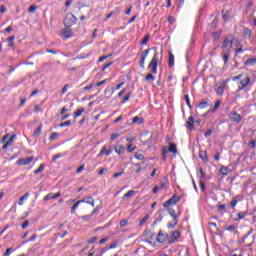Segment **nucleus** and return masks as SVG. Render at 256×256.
Returning <instances> with one entry per match:
<instances>
[{
	"label": "nucleus",
	"mask_w": 256,
	"mask_h": 256,
	"mask_svg": "<svg viewBox=\"0 0 256 256\" xmlns=\"http://www.w3.org/2000/svg\"><path fill=\"white\" fill-rule=\"evenodd\" d=\"M161 57V54L158 51H155L152 60L148 65L149 71H151V73L154 75H157V67H159V63H161Z\"/></svg>",
	"instance_id": "f257e3e1"
},
{
	"label": "nucleus",
	"mask_w": 256,
	"mask_h": 256,
	"mask_svg": "<svg viewBox=\"0 0 256 256\" xmlns=\"http://www.w3.org/2000/svg\"><path fill=\"white\" fill-rule=\"evenodd\" d=\"M75 23H77V17H75V15H73L71 13L67 14L64 19L65 27H73V25H75Z\"/></svg>",
	"instance_id": "f03ea898"
},
{
	"label": "nucleus",
	"mask_w": 256,
	"mask_h": 256,
	"mask_svg": "<svg viewBox=\"0 0 256 256\" xmlns=\"http://www.w3.org/2000/svg\"><path fill=\"white\" fill-rule=\"evenodd\" d=\"M60 37L64 40L71 39V37H73V30L71 27L65 26V28L60 31Z\"/></svg>",
	"instance_id": "7ed1b4c3"
},
{
	"label": "nucleus",
	"mask_w": 256,
	"mask_h": 256,
	"mask_svg": "<svg viewBox=\"0 0 256 256\" xmlns=\"http://www.w3.org/2000/svg\"><path fill=\"white\" fill-rule=\"evenodd\" d=\"M157 243H165L167 241L169 243V234L164 230H160L156 237Z\"/></svg>",
	"instance_id": "20e7f679"
},
{
	"label": "nucleus",
	"mask_w": 256,
	"mask_h": 256,
	"mask_svg": "<svg viewBox=\"0 0 256 256\" xmlns=\"http://www.w3.org/2000/svg\"><path fill=\"white\" fill-rule=\"evenodd\" d=\"M228 117L230 121H232L233 123H241V121H243V116L237 113V111H231L228 114Z\"/></svg>",
	"instance_id": "39448f33"
},
{
	"label": "nucleus",
	"mask_w": 256,
	"mask_h": 256,
	"mask_svg": "<svg viewBox=\"0 0 256 256\" xmlns=\"http://www.w3.org/2000/svg\"><path fill=\"white\" fill-rule=\"evenodd\" d=\"M181 237V232L175 230L172 232V234L169 236L168 234V243L169 245H173V243H177Z\"/></svg>",
	"instance_id": "423d86ee"
},
{
	"label": "nucleus",
	"mask_w": 256,
	"mask_h": 256,
	"mask_svg": "<svg viewBox=\"0 0 256 256\" xmlns=\"http://www.w3.org/2000/svg\"><path fill=\"white\" fill-rule=\"evenodd\" d=\"M150 51H151V48H148L144 52L141 53V57H140V67H141V69H145V60L149 56Z\"/></svg>",
	"instance_id": "0eeeda50"
},
{
	"label": "nucleus",
	"mask_w": 256,
	"mask_h": 256,
	"mask_svg": "<svg viewBox=\"0 0 256 256\" xmlns=\"http://www.w3.org/2000/svg\"><path fill=\"white\" fill-rule=\"evenodd\" d=\"M232 47H233V39L225 38V40L222 43L223 51H231Z\"/></svg>",
	"instance_id": "6e6552de"
},
{
	"label": "nucleus",
	"mask_w": 256,
	"mask_h": 256,
	"mask_svg": "<svg viewBox=\"0 0 256 256\" xmlns=\"http://www.w3.org/2000/svg\"><path fill=\"white\" fill-rule=\"evenodd\" d=\"M112 153L113 149H111V146L104 145L99 152V156L101 157L103 155H106V157H109V155Z\"/></svg>",
	"instance_id": "1a4fd4ad"
},
{
	"label": "nucleus",
	"mask_w": 256,
	"mask_h": 256,
	"mask_svg": "<svg viewBox=\"0 0 256 256\" xmlns=\"http://www.w3.org/2000/svg\"><path fill=\"white\" fill-rule=\"evenodd\" d=\"M250 84H251V78L249 77H246L245 80H240L238 91H243V89H245V87H247Z\"/></svg>",
	"instance_id": "9d476101"
},
{
	"label": "nucleus",
	"mask_w": 256,
	"mask_h": 256,
	"mask_svg": "<svg viewBox=\"0 0 256 256\" xmlns=\"http://www.w3.org/2000/svg\"><path fill=\"white\" fill-rule=\"evenodd\" d=\"M33 161V157H28V158H20L19 160L16 161L17 165H29Z\"/></svg>",
	"instance_id": "9b49d317"
},
{
	"label": "nucleus",
	"mask_w": 256,
	"mask_h": 256,
	"mask_svg": "<svg viewBox=\"0 0 256 256\" xmlns=\"http://www.w3.org/2000/svg\"><path fill=\"white\" fill-rule=\"evenodd\" d=\"M114 151L115 153H117V155H123V153H125V146L121 144H116L114 147Z\"/></svg>",
	"instance_id": "f8f14e48"
},
{
	"label": "nucleus",
	"mask_w": 256,
	"mask_h": 256,
	"mask_svg": "<svg viewBox=\"0 0 256 256\" xmlns=\"http://www.w3.org/2000/svg\"><path fill=\"white\" fill-rule=\"evenodd\" d=\"M186 127L187 129H190V131H193L195 129V120L193 117H189L188 121H186Z\"/></svg>",
	"instance_id": "ddd939ff"
},
{
	"label": "nucleus",
	"mask_w": 256,
	"mask_h": 256,
	"mask_svg": "<svg viewBox=\"0 0 256 256\" xmlns=\"http://www.w3.org/2000/svg\"><path fill=\"white\" fill-rule=\"evenodd\" d=\"M80 201H82V203H87V205H91L92 207H95V200L91 196L81 199Z\"/></svg>",
	"instance_id": "4468645a"
},
{
	"label": "nucleus",
	"mask_w": 256,
	"mask_h": 256,
	"mask_svg": "<svg viewBox=\"0 0 256 256\" xmlns=\"http://www.w3.org/2000/svg\"><path fill=\"white\" fill-rule=\"evenodd\" d=\"M168 67H175V55L168 53Z\"/></svg>",
	"instance_id": "2eb2a0df"
},
{
	"label": "nucleus",
	"mask_w": 256,
	"mask_h": 256,
	"mask_svg": "<svg viewBox=\"0 0 256 256\" xmlns=\"http://www.w3.org/2000/svg\"><path fill=\"white\" fill-rule=\"evenodd\" d=\"M199 158L204 162L207 163L209 161V157L207 156V151H200Z\"/></svg>",
	"instance_id": "dca6fc26"
},
{
	"label": "nucleus",
	"mask_w": 256,
	"mask_h": 256,
	"mask_svg": "<svg viewBox=\"0 0 256 256\" xmlns=\"http://www.w3.org/2000/svg\"><path fill=\"white\" fill-rule=\"evenodd\" d=\"M231 169L227 166H221L220 167V173L221 175L227 176L229 173H231Z\"/></svg>",
	"instance_id": "f3484780"
},
{
	"label": "nucleus",
	"mask_w": 256,
	"mask_h": 256,
	"mask_svg": "<svg viewBox=\"0 0 256 256\" xmlns=\"http://www.w3.org/2000/svg\"><path fill=\"white\" fill-rule=\"evenodd\" d=\"M169 153H173L174 155H177V144L171 143L169 148H168Z\"/></svg>",
	"instance_id": "a211bd4d"
},
{
	"label": "nucleus",
	"mask_w": 256,
	"mask_h": 256,
	"mask_svg": "<svg viewBox=\"0 0 256 256\" xmlns=\"http://www.w3.org/2000/svg\"><path fill=\"white\" fill-rule=\"evenodd\" d=\"M230 55H231V50L224 51V55H223L222 59H223L225 65H227Z\"/></svg>",
	"instance_id": "6ab92c4d"
},
{
	"label": "nucleus",
	"mask_w": 256,
	"mask_h": 256,
	"mask_svg": "<svg viewBox=\"0 0 256 256\" xmlns=\"http://www.w3.org/2000/svg\"><path fill=\"white\" fill-rule=\"evenodd\" d=\"M29 195V192H27L23 196H21L18 200V205H23V202L29 199Z\"/></svg>",
	"instance_id": "aec40b11"
},
{
	"label": "nucleus",
	"mask_w": 256,
	"mask_h": 256,
	"mask_svg": "<svg viewBox=\"0 0 256 256\" xmlns=\"http://www.w3.org/2000/svg\"><path fill=\"white\" fill-rule=\"evenodd\" d=\"M169 153V148L167 146L162 147V159L167 161V154Z\"/></svg>",
	"instance_id": "412c9836"
},
{
	"label": "nucleus",
	"mask_w": 256,
	"mask_h": 256,
	"mask_svg": "<svg viewBox=\"0 0 256 256\" xmlns=\"http://www.w3.org/2000/svg\"><path fill=\"white\" fill-rule=\"evenodd\" d=\"M225 88H226L225 84L218 86L216 88L217 95H223V93H225Z\"/></svg>",
	"instance_id": "4be33fe9"
},
{
	"label": "nucleus",
	"mask_w": 256,
	"mask_h": 256,
	"mask_svg": "<svg viewBox=\"0 0 256 256\" xmlns=\"http://www.w3.org/2000/svg\"><path fill=\"white\" fill-rule=\"evenodd\" d=\"M43 130V124H40L34 131L33 136L34 137H39L41 135V132Z\"/></svg>",
	"instance_id": "5701e85b"
},
{
	"label": "nucleus",
	"mask_w": 256,
	"mask_h": 256,
	"mask_svg": "<svg viewBox=\"0 0 256 256\" xmlns=\"http://www.w3.org/2000/svg\"><path fill=\"white\" fill-rule=\"evenodd\" d=\"M239 201H241L240 196L234 197L230 202L231 207H236Z\"/></svg>",
	"instance_id": "b1692460"
},
{
	"label": "nucleus",
	"mask_w": 256,
	"mask_h": 256,
	"mask_svg": "<svg viewBox=\"0 0 256 256\" xmlns=\"http://www.w3.org/2000/svg\"><path fill=\"white\" fill-rule=\"evenodd\" d=\"M85 113V108H79L75 113H74V119H77V117H81Z\"/></svg>",
	"instance_id": "393cba45"
},
{
	"label": "nucleus",
	"mask_w": 256,
	"mask_h": 256,
	"mask_svg": "<svg viewBox=\"0 0 256 256\" xmlns=\"http://www.w3.org/2000/svg\"><path fill=\"white\" fill-rule=\"evenodd\" d=\"M168 201H170L171 205H177V203H179V197H177V195H173Z\"/></svg>",
	"instance_id": "a878e982"
},
{
	"label": "nucleus",
	"mask_w": 256,
	"mask_h": 256,
	"mask_svg": "<svg viewBox=\"0 0 256 256\" xmlns=\"http://www.w3.org/2000/svg\"><path fill=\"white\" fill-rule=\"evenodd\" d=\"M82 201L78 200L71 208V214H75V211H77V208L79 207V205H81Z\"/></svg>",
	"instance_id": "bb28decb"
},
{
	"label": "nucleus",
	"mask_w": 256,
	"mask_h": 256,
	"mask_svg": "<svg viewBox=\"0 0 256 256\" xmlns=\"http://www.w3.org/2000/svg\"><path fill=\"white\" fill-rule=\"evenodd\" d=\"M132 122L133 123H137L138 125H143L144 123V120L143 118H140L139 116H136L132 119Z\"/></svg>",
	"instance_id": "cd10ccee"
},
{
	"label": "nucleus",
	"mask_w": 256,
	"mask_h": 256,
	"mask_svg": "<svg viewBox=\"0 0 256 256\" xmlns=\"http://www.w3.org/2000/svg\"><path fill=\"white\" fill-rule=\"evenodd\" d=\"M42 171H45V164H41L38 169L34 171V175H39V173H42Z\"/></svg>",
	"instance_id": "c85d7f7f"
},
{
	"label": "nucleus",
	"mask_w": 256,
	"mask_h": 256,
	"mask_svg": "<svg viewBox=\"0 0 256 256\" xmlns=\"http://www.w3.org/2000/svg\"><path fill=\"white\" fill-rule=\"evenodd\" d=\"M178 220H172V222L168 223V229H175L177 227Z\"/></svg>",
	"instance_id": "c756f323"
},
{
	"label": "nucleus",
	"mask_w": 256,
	"mask_h": 256,
	"mask_svg": "<svg viewBox=\"0 0 256 256\" xmlns=\"http://www.w3.org/2000/svg\"><path fill=\"white\" fill-rule=\"evenodd\" d=\"M226 231H233L234 232V235H237V233H239L237 231V227H235V225H229L227 228H226Z\"/></svg>",
	"instance_id": "7c9ffc66"
},
{
	"label": "nucleus",
	"mask_w": 256,
	"mask_h": 256,
	"mask_svg": "<svg viewBox=\"0 0 256 256\" xmlns=\"http://www.w3.org/2000/svg\"><path fill=\"white\" fill-rule=\"evenodd\" d=\"M135 195V190H129L126 194H124L123 199H129V197H133Z\"/></svg>",
	"instance_id": "2f4dec72"
},
{
	"label": "nucleus",
	"mask_w": 256,
	"mask_h": 256,
	"mask_svg": "<svg viewBox=\"0 0 256 256\" xmlns=\"http://www.w3.org/2000/svg\"><path fill=\"white\" fill-rule=\"evenodd\" d=\"M147 221H149V215H145V216L140 220L139 226H140V227H143V225H145V223H147Z\"/></svg>",
	"instance_id": "473e14b6"
},
{
	"label": "nucleus",
	"mask_w": 256,
	"mask_h": 256,
	"mask_svg": "<svg viewBox=\"0 0 256 256\" xmlns=\"http://www.w3.org/2000/svg\"><path fill=\"white\" fill-rule=\"evenodd\" d=\"M197 107H198L199 109H207V107H209V103H207L206 101L200 102V103L197 105Z\"/></svg>",
	"instance_id": "72a5a7b5"
},
{
	"label": "nucleus",
	"mask_w": 256,
	"mask_h": 256,
	"mask_svg": "<svg viewBox=\"0 0 256 256\" xmlns=\"http://www.w3.org/2000/svg\"><path fill=\"white\" fill-rule=\"evenodd\" d=\"M247 217V212H239L237 214V221H241V219H245Z\"/></svg>",
	"instance_id": "f704fd0d"
},
{
	"label": "nucleus",
	"mask_w": 256,
	"mask_h": 256,
	"mask_svg": "<svg viewBox=\"0 0 256 256\" xmlns=\"http://www.w3.org/2000/svg\"><path fill=\"white\" fill-rule=\"evenodd\" d=\"M149 39H151V36L149 34H146L141 41V45H147V43L149 42Z\"/></svg>",
	"instance_id": "c9c22d12"
},
{
	"label": "nucleus",
	"mask_w": 256,
	"mask_h": 256,
	"mask_svg": "<svg viewBox=\"0 0 256 256\" xmlns=\"http://www.w3.org/2000/svg\"><path fill=\"white\" fill-rule=\"evenodd\" d=\"M135 159H137L138 161H144L145 160V156L142 153L137 152L134 155Z\"/></svg>",
	"instance_id": "e433bc0d"
},
{
	"label": "nucleus",
	"mask_w": 256,
	"mask_h": 256,
	"mask_svg": "<svg viewBox=\"0 0 256 256\" xmlns=\"http://www.w3.org/2000/svg\"><path fill=\"white\" fill-rule=\"evenodd\" d=\"M51 199H55V194L49 193L44 197V201H51Z\"/></svg>",
	"instance_id": "4c0bfd02"
},
{
	"label": "nucleus",
	"mask_w": 256,
	"mask_h": 256,
	"mask_svg": "<svg viewBox=\"0 0 256 256\" xmlns=\"http://www.w3.org/2000/svg\"><path fill=\"white\" fill-rule=\"evenodd\" d=\"M256 63V58H249L246 62L245 65H255Z\"/></svg>",
	"instance_id": "58836bf2"
},
{
	"label": "nucleus",
	"mask_w": 256,
	"mask_h": 256,
	"mask_svg": "<svg viewBox=\"0 0 256 256\" xmlns=\"http://www.w3.org/2000/svg\"><path fill=\"white\" fill-rule=\"evenodd\" d=\"M118 245H119V241H114V242H112L111 244H110V246L108 247V249H117V247H118Z\"/></svg>",
	"instance_id": "ea45409f"
},
{
	"label": "nucleus",
	"mask_w": 256,
	"mask_h": 256,
	"mask_svg": "<svg viewBox=\"0 0 256 256\" xmlns=\"http://www.w3.org/2000/svg\"><path fill=\"white\" fill-rule=\"evenodd\" d=\"M145 81H155V76H153V74L149 73L146 75Z\"/></svg>",
	"instance_id": "a19ab883"
},
{
	"label": "nucleus",
	"mask_w": 256,
	"mask_h": 256,
	"mask_svg": "<svg viewBox=\"0 0 256 256\" xmlns=\"http://www.w3.org/2000/svg\"><path fill=\"white\" fill-rule=\"evenodd\" d=\"M61 157H63V154L61 153L54 155L52 158L53 163H57V159H61Z\"/></svg>",
	"instance_id": "79ce46f5"
},
{
	"label": "nucleus",
	"mask_w": 256,
	"mask_h": 256,
	"mask_svg": "<svg viewBox=\"0 0 256 256\" xmlns=\"http://www.w3.org/2000/svg\"><path fill=\"white\" fill-rule=\"evenodd\" d=\"M135 149H137V146H133V144H129L127 146L128 153H133V151H135Z\"/></svg>",
	"instance_id": "37998d69"
},
{
	"label": "nucleus",
	"mask_w": 256,
	"mask_h": 256,
	"mask_svg": "<svg viewBox=\"0 0 256 256\" xmlns=\"http://www.w3.org/2000/svg\"><path fill=\"white\" fill-rule=\"evenodd\" d=\"M169 215L172 217L174 221H177V214H175V210H170Z\"/></svg>",
	"instance_id": "c03bdc74"
},
{
	"label": "nucleus",
	"mask_w": 256,
	"mask_h": 256,
	"mask_svg": "<svg viewBox=\"0 0 256 256\" xmlns=\"http://www.w3.org/2000/svg\"><path fill=\"white\" fill-rule=\"evenodd\" d=\"M198 177L200 179H204L205 178V172L203 171V168H200L198 171Z\"/></svg>",
	"instance_id": "a18cd8bd"
},
{
	"label": "nucleus",
	"mask_w": 256,
	"mask_h": 256,
	"mask_svg": "<svg viewBox=\"0 0 256 256\" xmlns=\"http://www.w3.org/2000/svg\"><path fill=\"white\" fill-rule=\"evenodd\" d=\"M7 41H8V43H9V46H10V47H13V43H14V41H15V36L8 37V38H7Z\"/></svg>",
	"instance_id": "49530a36"
},
{
	"label": "nucleus",
	"mask_w": 256,
	"mask_h": 256,
	"mask_svg": "<svg viewBox=\"0 0 256 256\" xmlns=\"http://www.w3.org/2000/svg\"><path fill=\"white\" fill-rule=\"evenodd\" d=\"M15 139H17V135L14 134L10 137L7 143H9V145H13V141H15Z\"/></svg>",
	"instance_id": "de8ad7c7"
},
{
	"label": "nucleus",
	"mask_w": 256,
	"mask_h": 256,
	"mask_svg": "<svg viewBox=\"0 0 256 256\" xmlns=\"http://www.w3.org/2000/svg\"><path fill=\"white\" fill-rule=\"evenodd\" d=\"M129 221L127 219H123L120 221V227H127Z\"/></svg>",
	"instance_id": "09e8293b"
},
{
	"label": "nucleus",
	"mask_w": 256,
	"mask_h": 256,
	"mask_svg": "<svg viewBox=\"0 0 256 256\" xmlns=\"http://www.w3.org/2000/svg\"><path fill=\"white\" fill-rule=\"evenodd\" d=\"M58 135H59V133L53 132V133L50 135V137H49L50 141H55V138H56Z\"/></svg>",
	"instance_id": "8fccbe9b"
},
{
	"label": "nucleus",
	"mask_w": 256,
	"mask_h": 256,
	"mask_svg": "<svg viewBox=\"0 0 256 256\" xmlns=\"http://www.w3.org/2000/svg\"><path fill=\"white\" fill-rule=\"evenodd\" d=\"M71 125V120H68L66 122H63L60 124V127H69Z\"/></svg>",
	"instance_id": "3c124183"
},
{
	"label": "nucleus",
	"mask_w": 256,
	"mask_h": 256,
	"mask_svg": "<svg viewBox=\"0 0 256 256\" xmlns=\"http://www.w3.org/2000/svg\"><path fill=\"white\" fill-rule=\"evenodd\" d=\"M252 33L253 32L249 28H244V34L248 35V37H251Z\"/></svg>",
	"instance_id": "603ef678"
},
{
	"label": "nucleus",
	"mask_w": 256,
	"mask_h": 256,
	"mask_svg": "<svg viewBox=\"0 0 256 256\" xmlns=\"http://www.w3.org/2000/svg\"><path fill=\"white\" fill-rule=\"evenodd\" d=\"M135 166L138 167V168L136 169V173H137V174H139V173H141V171H143V167H141V165H140L139 163L135 164Z\"/></svg>",
	"instance_id": "864d4df0"
},
{
	"label": "nucleus",
	"mask_w": 256,
	"mask_h": 256,
	"mask_svg": "<svg viewBox=\"0 0 256 256\" xmlns=\"http://www.w3.org/2000/svg\"><path fill=\"white\" fill-rule=\"evenodd\" d=\"M13 248H8L6 251H5V253H4V256H9V255H11V253H13Z\"/></svg>",
	"instance_id": "5fc2aeb1"
},
{
	"label": "nucleus",
	"mask_w": 256,
	"mask_h": 256,
	"mask_svg": "<svg viewBox=\"0 0 256 256\" xmlns=\"http://www.w3.org/2000/svg\"><path fill=\"white\" fill-rule=\"evenodd\" d=\"M17 67H21V63L17 64L16 67H11L8 71L9 74L13 73Z\"/></svg>",
	"instance_id": "6e6d98bb"
},
{
	"label": "nucleus",
	"mask_w": 256,
	"mask_h": 256,
	"mask_svg": "<svg viewBox=\"0 0 256 256\" xmlns=\"http://www.w3.org/2000/svg\"><path fill=\"white\" fill-rule=\"evenodd\" d=\"M249 147H251L252 149H255V147H256V140H251L249 142Z\"/></svg>",
	"instance_id": "4d7b16f0"
},
{
	"label": "nucleus",
	"mask_w": 256,
	"mask_h": 256,
	"mask_svg": "<svg viewBox=\"0 0 256 256\" xmlns=\"http://www.w3.org/2000/svg\"><path fill=\"white\" fill-rule=\"evenodd\" d=\"M97 239H98V237H97V236H94V237H92V238H90V239L88 240V243H89V244H93V243H95V242L97 241Z\"/></svg>",
	"instance_id": "13d9d810"
},
{
	"label": "nucleus",
	"mask_w": 256,
	"mask_h": 256,
	"mask_svg": "<svg viewBox=\"0 0 256 256\" xmlns=\"http://www.w3.org/2000/svg\"><path fill=\"white\" fill-rule=\"evenodd\" d=\"M185 101L186 105H188L191 108V100L189 99V95H185Z\"/></svg>",
	"instance_id": "bf43d9fd"
},
{
	"label": "nucleus",
	"mask_w": 256,
	"mask_h": 256,
	"mask_svg": "<svg viewBox=\"0 0 256 256\" xmlns=\"http://www.w3.org/2000/svg\"><path fill=\"white\" fill-rule=\"evenodd\" d=\"M28 11L29 13H35V11H37V6H30Z\"/></svg>",
	"instance_id": "052dcab7"
},
{
	"label": "nucleus",
	"mask_w": 256,
	"mask_h": 256,
	"mask_svg": "<svg viewBox=\"0 0 256 256\" xmlns=\"http://www.w3.org/2000/svg\"><path fill=\"white\" fill-rule=\"evenodd\" d=\"M147 235H148L149 239H155V233L148 231Z\"/></svg>",
	"instance_id": "680f3d73"
},
{
	"label": "nucleus",
	"mask_w": 256,
	"mask_h": 256,
	"mask_svg": "<svg viewBox=\"0 0 256 256\" xmlns=\"http://www.w3.org/2000/svg\"><path fill=\"white\" fill-rule=\"evenodd\" d=\"M243 51V45H240V47L236 49V55H239V53H243Z\"/></svg>",
	"instance_id": "e2e57ef3"
},
{
	"label": "nucleus",
	"mask_w": 256,
	"mask_h": 256,
	"mask_svg": "<svg viewBox=\"0 0 256 256\" xmlns=\"http://www.w3.org/2000/svg\"><path fill=\"white\" fill-rule=\"evenodd\" d=\"M175 21H177V19H175V17H173V16L168 17V22L169 23H175Z\"/></svg>",
	"instance_id": "0e129e2a"
},
{
	"label": "nucleus",
	"mask_w": 256,
	"mask_h": 256,
	"mask_svg": "<svg viewBox=\"0 0 256 256\" xmlns=\"http://www.w3.org/2000/svg\"><path fill=\"white\" fill-rule=\"evenodd\" d=\"M200 189H201V191H205V189H206L205 183L201 180H200Z\"/></svg>",
	"instance_id": "69168bd1"
},
{
	"label": "nucleus",
	"mask_w": 256,
	"mask_h": 256,
	"mask_svg": "<svg viewBox=\"0 0 256 256\" xmlns=\"http://www.w3.org/2000/svg\"><path fill=\"white\" fill-rule=\"evenodd\" d=\"M117 137H119V134L115 133V134H112L110 139L111 141H115V139H117Z\"/></svg>",
	"instance_id": "338daca9"
},
{
	"label": "nucleus",
	"mask_w": 256,
	"mask_h": 256,
	"mask_svg": "<svg viewBox=\"0 0 256 256\" xmlns=\"http://www.w3.org/2000/svg\"><path fill=\"white\" fill-rule=\"evenodd\" d=\"M83 169H85V165H81L80 167H78V169L76 170V173H81Z\"/></svg>",
	"instance_id": "774afa93"
}]
</instances>
